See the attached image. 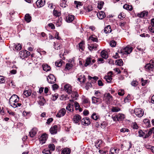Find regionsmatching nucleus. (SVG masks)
Returning a JSON list of instances; mask_svg holds the SVG:
<instances>
[{
	"mask_svg": "<svg viewBox=\"0 0 154 154\" xmlns=\"http://www.w3.org/2000/svg\"><path fill=\"white\" fill-rule=\"evenodd\" d=\"M131 114L134 113L139 117H142L144 114V112L143 110L140 108H135L134 110H131Z\"/></svg>",
	"mask_w": 154,
	"mask_h": 154,
	"instance_id": "1",
	"label": "nucleus"
},
{
	"mask_svg": "<svg viewBox=\"0 0 154 154\" xmlns=\"http://www.w3.org/2000/svg\"><path fill=\"white\" fill-rule=\"evenodd\" d=\"M132 48L130 46H126L124 48L120 51H118L119 53L123 54H130L132 51Z\"/></svg>",
	"mask_w": 154,
	"mask_h": 154,
	"instance_id": "2",
	"label": "nucleus"
},
{
	"mask_svg": "<svg viewBox=\"0 0 154 154\" xmlns=\"http://www.w3.org/2000/svg\"><path fill=\"white\" fill-rule=\"evenodd\" d=\"M103 100L106 103L109 104L112 101L113 97L109 93H106L104 95Z\"/></svg>",
	"mask_w": 154,
	"mask_h": 154,
	"instance_id": "3",
	"label": "nucleus"
},
{
	"mask_svg": "<svg viewBox=\"0 0 154 154\" xmlns=\"http://www.w3.org/2000/svg\"><path fill=\"white\" fill-rule=\"evenodd\" d=\"M154 66V61L151 60L149 63L147 64L145 66V69L146 71L150 72L152 71Z\"/></svg>",
	"mask_w": 154,
	"mask_h": 154,
	"instance_id": "4",
	"label": "nucleus"
},
{
	"mask_svg": "<svg viewBox=\"0 0 154 154\" xmlns=\"http://www.w3.org/2000/svg\"><path fill=\"white\" fill-rule=\"evenodd\" d=\"M96 61V60L94 59H93L91 56L87 58L85 63V66H87L89 65H91L93 63H94Z\"/></svg>",
	"mask_w": 154,
	"mask_h": 154,
	"instance_id": "5",
	"label": "nucleus"
},
{
	"mask_svg": "<svg viewBox=\"0 0 154 154\" xmlns=\"http://www.w3.org/2000/svg\"><path fill=\"white\" fill-rule=\"evenodd\" d=\"M48 82L50 84H53L55 82L56 79L55 77L53 75H50L47 78Z\"/></svg>",
	"mask_w": 154,
	"mask_h": 154,
	"instance_id": "6",
	"label": "nucleus"
},
{
	"mask_svg": "<svg viewBox=\"0 0 154 154\" xmlns=\"http://www.w3.org/2000/svg\"><path fill=\"white\" fill-rule=\"evenodd\" d=\"M90 119L88 117L83 118L81 120L82 124L85 126H88L91 123Z\"/></svg>",
	"mask_w": 154,
	"mask_h": 154,
	"instance_id": "7",
	"label": "nucleus"
},
{
	"mask_svg": "<svg viewBox=\"0 0 154 154\" xmlns=\"http://www.w3.org/2000/svg\"><path fill=\"white\" fill-rule=\"evenodd\" d=\"M64 89L69 94H71L72 92V87L69 84L65 85L64 87Z\"/></svg>",
	"mask_w": 154,
	"mask_h": 154,
	"instance_id": "8",
	"label": "nucleus"
},
{
	"mask_svg": "<svg viewBox=\"0 0 154 154\" xmlns=\"http://www.w3.org/2000/svg\"><path fill=\"white\" fill-rule=\"evenodd\" d=\"M148 14V12L147 11H143L137 14V16L141 18H145Z\"/></svg>",
	"mask_w": 154,
	"mask_h": 154,
	"instance_id": "9",
	"label": "nucleus"
},
{
	"mask_svg": "<svg viewBox=\"0 0 154 154\" xmlns=\"http://www.w3.org/2000/svg\"><path fill=\"white\" fill-rule=\"evenodd\" d=\"M92 103L97 104L100 103L102 102V100L101 99L95 97H92Z\"/></svg>",
	"mask_w": 154,
	"mask_h": 154,
	"instance_id": "10",
	"label": "nucleus"
},
{
	"mask_svg": "<svg viewBox=\"0 0 154 154\" xmlns=\"http://www.w3.org/2000/svg\"><path fill=\"white\" fill-rule=\"evenodd\" d=\"M14 100H16V102H19V97L16 94L13 95L10 98L9 101L10 104L11 103L13 102V101Z\"/></svg>",
	"mask_w": 154,
	"mask_h": 154,
	"instance_id": "11",
	"label": "nucleus"
},
{
	"mask_svg": "<svg viewBox=\"0 0 154 154\" xmlns=\"http://www.w3.org/2000/svg\"><path fill=\"white\" fill-rule=\"evenodd\" d=\"M66 113V111L64 108H62L59 111L56 115V116L60 118L64 116Z\"/></svg>",
	"mask_w": 154,
	"mask_h": 154,
	"instance_id": "12",
	"label": "nucleus"
},
{
	"mask_svg": "<svg viewBox=\"0 0 154 154\" xmlns=\"http://www.w3.org/2000/svg\"><path fill=\"white\" fill-rule=\"evenodd\" d=\"M36 4L38 8L42 7L45 4V0H38L36 2Z\"/></svg>",
	"mask_w": 154,
	"mask_h": 154,
	"instance_id": "13",
	"label": "nucleus"
},
{
	"mask_svg": "<svg viewBox=\"0 0 154 154\" xmlns=\"http://www.w3.org/2000/svg\"><path fill=\"white\" fill-rule=\"evenodd\" d=\"M151 26H149L148 29L151 32L154 33V18H152L151 20Z\"/></svg>",
	"mask_w": 154,
	"mask_h": 154,
	"instance_id": "14",
	"label": "nucleus"
},
{
	"mask_svg": "<svg viewBox=\"0 0 154 154\" xmlns=\"http://www.w3.org/2000/svg\"><path fill=\"white\" fill-rule=\"evenodd\" d=\"M37 131L38 129L36 128H33L29 132L30 136L31 137H33L36 135Z\"/></svg>",
	"mask_w": 154,
	"mask_h": 154,
	"instance_id": "15",
	"label": "nucleus"
},
{
	"mask_svg": "<svg viewBox=\"0 0 154 154\" xmlns=\"http://www.w3.org/2000/svg\"><path fill=\"white\" fill-rule=\"evenodd\" d=\"M47 140V137L45 134H43L41 137L39 138V141L40 143L42 144L45 143Z\"/></svg>",
	"mask_w": 154,
	"mask_h": 154,
	"instance_id": "16",
	"label": "nucleus"
},
{
	"mask_svg": "<svg viewBox=\"0 0 154 154\" xmlns=\"http://www.w3.org/2000/svg\"><path fill=\"white\" fill-rule=\"evenodd\" d=\"M81 119V116L79 115H75L73 117V122L75 123H78Z\"/></svg>",
	"mask_w": 154,
	"mask_h": 154,
	"instance_id": "17",
	"label": "nucleus"
},
{
	"mask_svg": "<svg viewBox=\"0 0 154 154\" xmlns=\"http://www.w3.org/2000/svg\"><path fill=\"white\" fill-rule=\"evenodd\" d=\"M57 126L54 125L50 128V131L51 134H54L57 133Z\"/></svg>",
	"mask_w": 154,
	"mask_h": 154,
	"instance_id": "18",
	"label": "nucleus"
},
{
	"mask_svg": "<svg viewBox=\"0 0 154 154\" xmlns=\"http://www.w3.org/2000/svg\"><path fill=\"white\" fill-rule=\"evenodd\" d=\"M13 102L11 103L10 105L14 108H16L18 106H20L22 104L21 103H18V102H16V100H13Z\"/></svg>",
	"mask_w": 154,
	"mask_h": 154,
	"instance_id": "19",
	"label": "nucleus"
},
{
	"mask_svg": "<svg viewBox=\"0 0 154 154\" xmlns=\"http://www.w3.org/2000/svg\"><path fill=\"white\" fill-rule=\"evenodd\" d=\"M74 19V16L73 15H69L66 17V20L68 23L72 22Z\"/></svg>",
	"mask_w": 154,
	"mask_h": 154,
	"instance_id": "20",
	"label": "nucleus"
},
{
	"mask_svg": "<svg viewBox=\"0 0 154 154\" xmlns=\"http://www.w3.org/2000/svg\"><path fill=\"white\" fill-rule=\"evenodd\" d=\"M97 15L98 18L101 20L103 19L105 17V13L103 11H100L97 14Z\"/></svg>",
	"mask_w": 154,
	"mask_h": 154,
	"instance_id": "21",
	"label": "nucleus"
},
{
	"mask_svg": "<svg viewBox=\"0 0 154 154\" xmlns=\"http://www.w3.org/2000/svg\"><path fill=\"white\" fill-rule=\"evenodd\" d=\"M79 77L78 78V80L80 82L84 83L86 79L84 75H78Z\"/></svg>",
	"mask_w": 154,
	"mask_h": 154,
	"instance_id": "22",
	"label": "nucleus"
},
{
	"mask_svg": "<svg viewBox=\"0 0 154 154\" xmlns=\"http://www.w3.org/2000/svg\"><path fill=\"white\" fill-rule=\"evenodd\" d=\"M119 149L116 148H112L110 149V152L111 154H117L119 153Z\"/></svg>",
	"mask_w": 154,
	"mask_h": 154,
	"instance_id": "23",
	"label": "nucleus"
},
{
	"mask_svg": "<svg viewBox=\"0 0 154 154\" xmlns=\"http://www.w3.org/2000/svg\"><path fill=\"white\" fill-rule=\"evenodd\" d=\"M100 55L101 56L102 58L105 59L107 58L108 57L107 52L104 50H103L101 51L100 53Z\"/></svg>",
	"mask_w": 154,
	"mask_h": 154,
	"instance_id": "24",
	"label": "nucleus"
},
{
	"mask_svg": "<svg viewBox=\"0 0 154 154\" xmlns=\"http://www.w3.org/2000/svg\"><path fill=\"white\" fill-rule=\"evenodd\" d=\"M154 128H153L152 129H150L148 133L146 134H145V136L144 137V138H146L149 137L152 133H154Z\"/></svg>",
	"mask_w": 154,
	"mask_h": 154,
	"instance_id": "25",
	"label": "nucleus"
},
{
	"mask_svg": "<svg viewBox=\"0 0 154 154\" xmlns=\"http://www.w3.org/2000/svg\"><path fill=\"white\" fill-rule=\"evenodd\" d=\"M104 32L106 34L112 31L110 26V25H108L106 26L104 28Z\"/></svg>",
	"mask_w": 154,
	"mask_h": 154,
	"instance_id": "26",
	"label": "nucleus"
},
{
	"mask_svg": "<svg viewBox=\"0 0 154 154\" xmlns=\"http://www.w3.org/2000/svg\"><path fill=\"white\" fill-rule=\"evenodd\" d=\"M71 150L69 148H65L62 150V154H69L71 152Z\"/></svg>",
	"mask_w": 154,
	"mask_h": 154,
	"instance_id": "27",
	"label": "nucleus"
},
{
	"mask_svg": "<svg viewBox=\"0 0 154 154\" xmlns=\"http://www.w3.org/2000/svg\"><path fill=\"white\" fill-rule=\"evenodd\" d=\"M84 45L85 42L84 41H82L80 42L79 44V49H81L82 51H84L85 48Z\"/></svg>",
	"mask_w": 154,
	"mask_h": 154,
	"instance_id": "28",
	"label": "nucleus"
},
{
	"mask_svg": "<svg viewBox=\"0 0 154 154\" xmlns=\"http://www.w3.org/2000/svg\"><path fill=\"white\" fill-rule=\"evenodd\" d=\"M44 70L46 72L49 71L51 69L50 67L47 64H44L42 65Z\"/></svg>",
	"mask_w": 154,
	"mask_h": 154,
	"instance_id": "29",
	"label": "nucleus"
},
{
	"mask_svg": "<svg viewBox=\"0 0 154 154\" xmlns=\"http://www.w3.org/2000/svg\"><path fill=\"white\" fill-rule=\"evenodd\" d=\"M97 45L96 44H91L88 45V48L90 51H92L93 49H95L97 47Z\"/></svg>",
	"mask_w": 154,
	"mask_h": 154,
	"instance_id": "30",
	"label": "nucleus"
},
{
	"mask_svg": "<svg viewBox=\"0 0 154 154\" xmlns=\"http://www.w3.org/2000/svg\"><path fill=\"white\" fill-rule=\"evenodd\" d=\"M123 7L124 8L128 10L131 11L133 9V8L131 5H129L128 4L125 5Z\"/></svg>",
	"mask_w": 154,
	"mask_h": 154,
	"instance_id": "31",
	"label": "nucleus"
},
{
	"mask_svg": "<svg viewBox=\"0 0 154 154\" xmlns=\"http://www.w3.org/2000/svg\"><path fill=\"white\" fill-rule=\"evenodd\" d=\"M67 2L65 0H62L60 4V7L63 8H65L67 6L66 4Z\"/></svg>",
	"mask_w": 154,
	"mask_h": 154,
	"instance_id": "32",
	"label": "nucleus"
},
{
	"mask_svg": "<svg viewBox=\"0 0 154 154\" xmlns=\"http://www.w3.org/2000/svg\"><path fill=\"white\" fill-rule=\"evenodd\" d=\"M25 20L29 23V22L31 20V17L29 14H26L25 16Z\"/></svg>",
	"mask_w": 154,
	"mask_h": 154,
	"instance_id": "33",
	"label": "nucleus"
},
{
	"mask_svg": "<svg viewBox=\"0 0 154 154\" xmlns=\"http://www.w3.org/2000/svg\"><path fill=\"white\" fill-rule=\"evenodd\" d=\"M117 116V121H119L123 120L125 118V115L122 114H119Z\"/></svg>",
	"mask_w": 154,
	"mask_h": 154,
	"instance_id": "34",
	"label": "nucleus"
},
{
	"mask_svg": "<svg viewBox=\"0 0 154 154\" xmlns=\"http://www.w3.org/2000/svg\"><path fill=\"white\" fill-rule=\"evenodd\" d=\"M120 110V109L118 107L112 106L111 109V111L112 112H117Z\"/></svg>",
	"mask_w": 154,
	"mask_h": 154,
	"instance_id": "35",
	"label": "nucleus"
},
{
	"mask_svg": "<svg viewBox=\"0 0 154 154\" xmlns=\"http://www.w3.org/2000/svg\"><path fill=\"white\" fill-rule=\"evenodd\" d=\"M91 118L95 120H97L99 118V116L95 113L94 112L92 115Z\"/></svg>",
	"mask_w": 154,
	"mask_h": 154,
	"instance_id": "36",
	"label": "nucleus"
},
{
	"mask_svg": "<svg viewBox=\"0 0 154 154\" xmlns=\"http://www.w3.org/2000/svg\"><path fill=\"white\" fill-rule=\"evenodd\" d=\"M89 39L91 40L93 42H98V39L95 36L92 35L90 36L89 38Z\"/></svg>",
	"mask_w": 154,
	"mask_h": 154,
	"instance_id": "37",
	"label": "nucleus"
},
{
	"mask_svg": "<svg viewBox=\"0 0 154 154\" xmlns=\"http://www.w3.org/2000/svg\"><path fill=\"white\" fill-rule=\"evenodd\" d=\"M19 55L21 58H24L26 57V55L25 54V52L24 51H22L19 52Z\"/></svg>",
	"mask_w": 154,
	"mask_h": 154,
	"instance_id": "38",
	"label": "nucleus"
},
{
	"mask_svg": "<svg viewBox=\"0 0 154 154\" xmlns=\"http://www.w3.org/2000/svg\"><path fill=\"white\" fill-rule=\"evenodd\" d=\"M45 100L43 97L41 98L38 101V104L40 106H43L45 103Z\"/></svg>",
	"mask_w": 154,
	"mask_h": 154,
	"instance_id": "39",
	"label": "nucleus"
},
{
	"mask_svg": "<svg viewBox=\"0 0 154 154\" xmlns=\"http://www.w3.org/2000/svg\"><path fill=\"white\" fill-rule=\"evenodd\" d=\"M116 65L120 66H121L123 65V62L122 59L116 60Z\"/></svg>",
	"mask_w": 154,
	"mask_h": 154,
	"instance_id": "40",
	"label": "nucleus"
},
{
	"mask_svg": "<svg viewBox=\"0 0 154 154\" xmlns=\"http://www.w3.org/2000/svg\"><path fill=\"white\" fill-rule=\"evenodd\" d=\"M74 4L75 5L76 8L78 9L79 7L82 6L83 5L82 2L77 1H75Z\"/></svg>",
	"mask_w": 154,
	"mask_h": 154,
	"instance_id": "41",
	"label": "nucleus"
},
{
	"mask_svg": "<svg viewBox=\"0 0 154 154\" xmlns=\"http://www.w3.org/2000/svg\"><path fill=\"white\" fill-rule=\"evenodd\" d=\"M63 62L61 60H58L55 62V65L56 66L60 67L61 66Z\"/></svg>",
	"mask_w": 154,
	"mask_h": 154,
	"instance_id": "42",
	"label": "nucleus"
},
{
	"mask_svg": "<svg viewBox=\"0 0 154 154\" xmlns=\"http://www.w3.org/2000/svg\"><path fill=\"white\" fill-rule=\"evenodd\" d=\"M112 77L106 75L104 78L106 80L108 83H110L112 81Z\"/></svg>",
	"mask_w": 154,
	"mask_h": 154,
	"instance_id": "43",
	"label": "nucleus"
},
{
	"mask_svg": "<svg viewBox=\"0 0 154 154\" xmlns=\"http://www.w3.org/2000/svg\"><path fill=\"white\" fill-rule=\"evenodd\" d=\"M74 105L75 108L76 110H77L79 109L80 111H82V109L81 108H79V105L78 103H77L75 101L74 102Z\"/></svg>",
	"mask_w": 154,
	"mask_h": 154,
	"instance_id": "44",
	"label": "nucleus"
},
{
	"mask_svg": "<svg viewBox=\"0 0 154 154\" xmlns=\"http://www.w3.org/2000/svg\"><path fill=\"white\" fill-rule=\"evenodd\" d=\"M95 94L97 95L96 96L98 98H100V97H101L103 96L102 94L99 91H96L95 93Z\"/></svg>",
	"mask_w": 154,
	"mask_h": 154,
	"instance_id": "45",
	"label": "nucleus"
},
{
	"mask_svg": "<svg viewBox=\"0 0 154 154\" xmlns=\"http://www.w3.org/2000/svg\"><path fill=\"white\" fill-rule=\"evenodd\" d=\"M104 4V3L103 1H100L99 2L97 6L98 8L100 9H101L103 8Z\"/></svg>",
	"mask_w": 154,
	"mask_h": 154,
	"instance_id": "46",
	"label": "nucleus"
},
{
	"mask_svg": "<svg viewBox=\"0 0 154 154\" xmlns=\"http://www.w3.org/2000/svg\"><path fill=\"white\" fill-rule=\"evenodd\" d=\"M58 95L56 93L52 95V97H51V99L53 101H55L58 98Z\"/></svg>",
	"mask_w": 154,
	"mask_h": 154,
	"instance_id": "47",
	"label": "nucleus"
},
{
	"mask_svg": "<svg viewBox=\"0 0 154 154\" xmlns=\"http://www.w3.org/2000/svg\"><path fill=\"white\" fill-rule=\"evenodd\" d=\"M24 95L26 97H28L31 95V92L30 91H25L23 92Z\"/></svg>",
	"mask_w": 154,
	"mask_h": 154,
	"instance_id": "48",
	"label": "nucleus"
},
{
	"mask_svg": "<svg viewBox=\"0 0 154 154\" xmlns=\"http://www.w3.org/2000/svg\"><path fill=\"white\" fill-rule=\"evenodd\" d=\"M42 153L46 154H51V151L50 150L48 149H45L42 152Z\"/></svg>",
	"mask_w": 154,
	"mask_h": 154,
	"instance_id": "49",
	"label": "nucleus"
},
{
	"mask_svg": "<svg viewBox=\"0 0 154 154\" xmlns=\"http://www.w3.org/2000/svg\"><path fill=\"white\" fill-rule=\"evenodd\" d=\"M48 147L49 149L51 151L54 150L55 149V146L53 144H51L49 145Z\"/></svg>",
	"mask_w": 154,
	"mask_h": 154,
	"instance_id": "50",
	"label": "nucleus"
},
{
	"mask_svg": "<svg viewBox=\"0 0 154 154\" xmlns=\"http://www.w3.org/2000/svg\"><path fill=\"white\" fill-rule=\"evenodd\" d=\"M72 93V94L71 95V96L73 98H75L76 97H78L79 95L78 94V93L76 91H73L71 92Z\"/></svg>",
	"mask_w": 154,
	"mask_h": 154,
	"instance_id": "51",
	"label": "nucleus"
},
{
	"mask_svg": "<svg viewBox=\"0 0 154 154\" xmlns=\"http://www.w3.org/2000/svg\"><path fill=\"white\" fill-rule=\"evenodd\" d=\"M139 134V136L140 137H143L145 136V133L143 132L142 130H140L138 132Z\"/></svg>",
	"mask_w": 154,
	"mask_h": 154,
	"instance_id": "52",
	"label": "nucleus"
},
{
	"mask_svg": "<svg viewBox=\"0 0 154 154\" xmlns=\"http://www.w3.org/2000/svg\"><path fill=\"white\" fill-rule=\"evenodd\" d=\"M21 45L19 44H17V45L15 46V49L17 51H20L21 49Z\"/></svg>",
	"mask_w": 154,
	"mask_h": 154,
	"instance_id": "53",
	"label": "nucleus"
},
{
	"mask_svg": "<svg viewBox=\"0 0 154 154\" xmlns=\"http://www.w3.org/2000/svg\"><path fill=\"white\" fill-rule=\"evenodd\" d=\"M53 14L55 16L57 17L60 16V13L55 9L54 10Z\"/></svg>",
	"mask_w": 154,
	"mask_h": 154,
	"instance_id": "54",
	"label": "nucleus"
},
{
	"mask_svg": "<svg viewBox=\"0 0 154 154\" xmlns=\"http://www.w3.org/2000/svg\"><path fill=\"white\" fill-rule=\"evenodd\" d=\"M125 17V14L122 12H121L118 15V17L121 19H122L123 18H124Z\"/></svg>",
	"mask_w": 154,
	"mask_h": 154,
	"instance_id": "55",
	"label": "nucleus"
},
{
	"mask_svg": "<svg viewBox=\"0 0 154 154\" xmlns=\"http://www.w3.org/2000/svg\"><path fill=\"white\" fill-rule=\"evenodd\" d=\"M107 124L105 122H103L100 124V127L103 129L105 128L107 126Z\"/></svg>",
	"mask_w": 154,
	"mask_h": 154,
	"instance_id": "56",
	"label": "nucleus"
},
{
	"mask_svg": "<svg viewBox=\"0 0 154 154\" xmlns=\"http://www.w3.org/2000/svg\"><path fill=\"white\" fill-rule=\"evenodd\" d=\"M5 82V79L3 76H0V83H4Z\"/></svg>",
	"mask_w": 154,
	"mask_h": 154,
	"instance_id": "57",
	"label": "nucleus"
},
{
	"mask_svg": "<svg viewBox=\"0 0 154 154\" xmlns=\"http://www.w3.org/2000/svg\"><path fill=\"white\" fill-rule=\"evenodd\" d=\"M144 122L146 124V125L148 127H150V122L147 119H145L143 120Z\"/></svg>",
	"mask_w": 154,
	"mask_h": 154,
	"instance_id": "58",
	"label": "nucleus"
},
{
	"mask_svg": "<svg viewBox=\"0 0 154 154\" xmlns=\"http://www.w3.org/2000/svg\"><path fill=\"white\" fill-rule=\"evenodd\" d=\"M116 45V42L114 40L110 42V45L112 47H114Z\"/></svg>",
	"mask_w": 154,
	"mask_h": 154,
	"instance_id": "59",
	"label": "nucleus"
},
{
	"mask_svg": "<svg viewBox=\"0 0 154 154\" xmlns=\"http://www.w3.org/2000/svg\"><path fill=\"white\" fill-rule=\"evenodd\" d=\"M138 82L136 81L133 80L131 82V85L132 86L135 87L137 85Z\"/></svg>",
	"mask_w": 154,
	"mask_h": 154,
	"instance_id": "60",
	"label": "nucleus"
},
{
	"mask_svg": "<svg viewBox=\"0 0 154 154\" xmlns=\"http://www.w3.org/2000/svg\"><path fill=\"white\" fill-rule=\"evenodd\" d=\"M66 109L69 111V112H71L72 111V110H73V107H72V106H70L69 105H68L67 106H66Z\"/></svg>",
	"mask_w": 154,
	"mask_h": 154,
	"instance_id": "61",
	"label": "nucleus"
},
{
	"mask_svg": "<svg viewBox=\"0 0 154 154\" xmlns=\"http://www.w3.org/2000/svg\"><path fill=\"white\" fill-rule=\"evenodd\" d=\"M124 94V91L123 90H119L118 94L120 96H123Z\"/></svg>",
	"mask_w": 154,
	"mask_h": 154,
	"instance_id": "62",
	"label": "nucleus"
},
{
	"mask_svg": "<svg viewBox=\"0 0 154 154\" xmlns=\"http://www.w3.org/2000/svg\"><path fill=\"white\" fill-rule=\"evenodd\" d=\"M52 88L53 90H56L58 88V86L57 84H55L52 85Z\"/></svg>",
	"mask_w": 154,
	"mask_h": 154,
	"instance_id": "63",
	"label": "nucleus"
},
{
	"mask_svg": "<svg viewBox=\"0 0 154 154\" xmlns=\"http://www.w3.org/2000/svg\"><path fill=\"white\" fill-rule=\"evenodd\" d=\"M71 67V64L70 63H67L66 65L65 69L67 70L69 69Z\"/></svg>",
	"mask_w": 154,
	"mask_h": 154,
	"instance_id": "64",
	"label": "nucleus"
}]
</instances>
